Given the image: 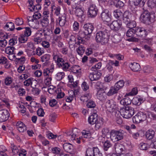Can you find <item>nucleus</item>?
Masks as SVG:
<instances>
[{
	"label": "nucleus",
	"mask_w": 156,
	"mask_h": 156,
	"mask_svg": "<svg viewBox=\"0 0 156 156\" xmlns=\"http://www.w3.org/2000/svg\"><path fill=\"white\" fill-rule=\"evenodd\" d=\"M138 93V90L136 87L133 88L131 92L126 94L125 97L129 96H133L136 95Z\"/></svg>",
	"instance_id": "58836bf2"
},
{
	"label": "nucleus",
	"mask_w": 156,
	"mask_h": 156,
	"mask_svg": "<svg viewBox=\"0 0 156 156\" xmlns=\"http://www.w3.org/2000/svg\"><path fill=\"white\" fill-rule=\"evenodd\" d=\"M133 2L136 6H143L145 3L143 0H133Z\"/></svg>",
	"instance_id": "8fccbe9b"
},
{
	"label": "nucleus",
	"mask_w": 156,
	"mask_h": 156,
	"mask_svg": "<svg viewBox=\"0 0 156 156\" xmlns=\"http://www.w3.org/2000/svg\"><path fill=\"white\" fill-rule=\"evenodd\" d=\"M131 14L128 11H125L123 14V22L127 23L131 20Z\"/></svg>",
	"instance_id": "412c9836"
},
{
	"label": "nucleus",
	"mask_w": 156,
	"mask_h": 156,
	"mask_svg": "<svg viewBox=\"0 0 156 156\" xmlns=\"http://www.w3.org/2000/svg\"><path fill=\"white\" fill-rule=\"evenodd\" d=\"M96 87L98 88L99 89V90H104L106 89V87L104 84H102L100 82H98L96 84Z\"/></svg>",
	"instance_id": "6e6d98bb"
},
{
	"label": "nucleus",
	"mask_w": 156,
	"mask_h": 156,
	"mask_svg": "<svg viewBox=\"0 0 156 156\" xmlns=\"http://www.w3.org/2000/svg\"><path fill=\"white\" fill-rule=\"evenodd\" d=\"M139 147L142 150H147L148 148L147 144L144 143H141L139 145Z\"/></svg>",
	"instance_id": "0e129e2a"
},
{
	"label": "nucleus",
	"mask_w": 156,
	"mask_h": 156,
	"mask_svg": "<svg viewBox=\"0 0 156 156\" xmlns=\"http://www.w3.org/2000/svg\"><path fill=\"white\" fill-rule=\"evenodd\" d=\"M97 147H93L92 148H88L86 151V156H101L98 154Z\"/></svg>",
	"instance_id": "9d476101"
},
{
	"label": "nucleus",
	"mask_w": 156,
	"mask_h": 156,
	"mask_svg": "<svg viewBox=\"0 0 156 156\" xmlns=\"http://www.w3.org/2000/svg\"><path fill=\"white\" fill-rule=\"evenodd\" d=\"M135 34L140 37H144L147 35V31L145 28L142 27H136L134 28Z\"/></svg>",
	"instance_id": "1a4fd4ad"
},
{
	"label": "nucleus",
	"mask_w": 156,
	"mask_h": 156,
	"mask_svg": "<svg viewBox=\"0 0 156 156\" xmlns=\"http://www.w3.org/2000/svg\"><path fill=\"white\" fill-rule=\"evenodd\" d=\"M23 19L21 18H19L16 19L15 22V24L18 26L22 25L23 24Z\"/></svg>",
	"instance_id": "bf43d9fd"
},
{
	"label": "nucleus",
	"mask_w": 156,
	"mask_h": 156,
	"mask_svg": "<svg viewBox=\"0 0 156 156\" xmlns=\"http://www.w3.org/2000/svg\"><path fill=\"white\" fill-rule=\"evenodd\" d=\"M105 106L107 110L110 113L115 112L117 108L116 103L112 99L107 101L105 103Z\"/></svg>",
	"instance_id": "6e6552de"
},
{
	"label": "nucleus",
	"mask_w": 156,
	"mask_h": 156,
	"mask_svg": "<svg viewBox=\"0 0 156 156\" xmlns=\"http://www.w3.org/2000/svg\"><path fill=\"white\" fill-rule=\"evenodd\" d=\"M110 27L112 30H118L122 28V22L120 20L114 21L111 24Z\"/></svg>",
	"instance_id": "f8f14e48"
},
{
	"label": "nucleus",
	"mask_w": 156,
	"mask_h": 156,
	"mask_svg": "<svg viewBox=\"0 0 156 156\" xmlns=\"http://www.w3.org/2000/svg\"><path fill=\"white\" fill-rule=\"evenodd\" d=\"M12 80L11 77H7L4 80V83L7 86L9 85L12 83Z\"/></svg>",
	"instance_id": "69168bd1"
},
{
	"label": "nucleus",
	"mask_w": 156,
	"mask_h": 156,
	"mask_svg": "<svg viewBox=\"0 0 156 156\" xmlns=\"http://www.w3.org/2000/svg\"><path fill=\"white\" fill-rule=\"evenodd\" d=\"M89 15L91 17L96 16L98 12V9L95 5L92 4L90 6L88 10Z\"/></svg>",
	"instance_id": "f3484780"
},
{
	"label": "nucleus",
	"mask_w": 156,
	"mask_h": 156,
	"mask_svg": "<svg viewBox=\"0 0 156 156\" xmlns=\"http://www.w3.org/2000/svg\"><path fill=\"white\" fill-rule=\"evenodd\" d=\"M125 97H126L123 99H122L120 101V103L123 105H129L131 103V100L128 96Z\"/></svg>",
	"instance_id": "c756f323"
},
{
	"label": "nucleus",
	"mask_w": 156,
	"mask_h": 156,
	"mask_svg": "<svg viewBox=\"0 0 156 156\" xmlns=\"http://www.w3.org/2000/svg\"><path fill=\"white\" fill-rule=\"evenodd\" d=\"M97 96L98 98L100 101H103L106 98V94L103 90H99L97 93Z\"/></svg>",
	"instance_id": "a878e982"
},
{
	"label": "nucleus",
	"mask_w": 156,
	"mask_h": 156,
	"mask_svg": "<svg viewBox=\"0 0 156 156\" xmlns=\"http://www.w3.org/2000/svg\"><path fill=\"white\" fill-rule=\"evenodd\" d=\"M75 11V14L78 17L79 20L81 22L85 20V16L83 15V10L80 8L76 7Z\"/></svg>",
	"instance_id": "9b49d317"
},
{
	"label": "nucleus",
	"mask_w": 156,
	"mask_h": 156,
	"mask_svg": "<svg viewBox=\"0 0 156 156\" xmlns=\"http://www.w3.org/2000/svg\"><path fill=\"white\" fill-rule=\"evenodd\" d=\"M14 50L15 48L13 46H8L6 48L5 52L7 54L12 55Z\"/></svg>",
	"instance_id": "4c0bfd02"
},
{
	"label": "nucleus",
	"mask_w": 156,
	"mask_h": 156,
	"mask_svg": "<svg viewBox=\"0 0 156 156\" xmlns=\"http://www.w3.org/2000/svg\"><path fill=\"white\" fill-rule=\"evenodd\" d=\"M112 40L113 43L117 44L121 41L122 37L120 35L115 34L112 37Z\"/></svg>",
	"instance_id": "72a5a7b5"
},
{
	"label": "nucleus",
	"mask_w": 156,
	"mask_h": 156,
	"mask_svg": "<svg viewBox=\"0 0 156 156\" xmlns=\"http://www.w3.org/2000/svg\"><path fill=\"white\" fill-rule=\"evenodd\" d=\"M23 84L25 86L27 87L29 86L30 85L31 86L32 84V80L30 78H29L23 82Z\"/></svg>",
	"instance_id": "774afa93"
},
{
	"label": "nucleus",
	"mask_w": 156,
	"mask_h": 156,
	"mask_svg": "<svg viewBox=\"0 0 156 156\" xmlns=\"http://www.w3.org/2000/svg\"><path fill=\"white\" fill-rule=\"evenodd\" d=\"M155 16L154 14L150 13L148 11H144L141 14L140 19L143 23L149 24L155 20Z\"/></svg>",
	"instance_id": "7ed1b4c3"
},
{
	"label": "nucleus",
	"mask_w": 156,
	"mask_h": 156,
	"mask_svg": "<svg viewBox=\"0 0 156 156\" xmlns=\"http://www.w3.org/2000/svg\"><path fill=\"white\" fill-rule=\"evenodd\" d=\"M91 97V94L88 92L81 97L80 100L84 102H86L90 100Z\"/></svg>",
	"instance_id": "7c9ffc66"
},
{
	"label": "nucleus",
	"mask_w": 156,
	"mask_h": 156,
	"mask_svg": "<svg viewBox=\"0 0 156 156\" xmlns=\"http://www.w3.org/2000/svg\"><path fill=\"white\" fill-rule=\"evenodd\" d=\"M11 148L12 150V153L14 155L17 154L19 151L18 147L14 144H12L11 145Z\"/></svg>",
	"instance_id": "37998d69"
},
{
	"label": "nucleus",
	"mask_w": 156,
	"mask_h": 156,
	"mask_svg": "<svg viewBox=\"0 0 156 156\" xmlns=\"http://www.w3.org/2000/svg\"><path fill=\"white\" fill-rule=\"evenodd\" d=\"M50 55L49 54H45L41 57V61L45 63L48 62L50 58Z\"/></svg>",
	"instance_id": "e433bc0d"
},
{
	"label": "nucleus",
	"mask_w": 156,
	"mask_h": 156,
	"mask_svg": "<svg viewBox=\"0 0 156 156\" xmlns=\"http://www.w3.org/2000/svg\"><path fill=\"white\" fill-rule=\"evenodd\" d=\"M96 106V103L94 101L92 100H89L87 102V106L89 108H93Z\"/></svg>",
	"instance_id": "79ce46f5"
},
{
	"label": "nucleus",
	"mask_w": 156,
	"mask_h": 156,
	"mask_svg": "<svg viewBox=\"0 0 156 156\" xmlns=\"http://www.w3.org/2000/svg\"><path fill=\"white\" fill-rule=\"evenodd\" d=\"M9 116L8 112L5 110H0V122H2L7 120Z\"/></svg>",
	"instance_id": "2eb2a0df"
},
{
	"label": "nucleus",
	"mask_w": 156,
	"mask_h": 156,
	"mask_svg": "<svg viewBox=\"0 0 156 156\" xmlns=\"http://www.w3.org/2000/svg\"><path fill=\"white\" fill-rule=\"evenodd\" d=\"M57 117V115L55 113L50 114L49 116V120L52 122H54Z\"/></svg>",
	"instance_id": "3c124183"
},
{
	"label": "nucleus",
	"mask_w": 156,
	"mask_h": 156,
	"mask_svg": "<svg viewBox=\"0 0 156 156\" xmlns=\"http://www.w3.org/2000/svg\"><path fill=\"white\" fill-rule=\"evenodd\" d=\"M66 16L65 14H64L61 16H59L58 19V20H57L56 21V23H58L59 22V25L60 26L63 27L66 21Z\"/></svg>",
	"instance_id": "cd10ccee"
},
{
	"label": "nucleus",
	"mask_w": 156,
	"mask_h": 156,
	"mask_svg": "<svg viewBox=\"0 0 156 156\" xmlns=\"http://www.w3.org/2000/svg\"><path fill=\"white\" fill-rule=\"evenodd\" d=\"M121 115L124 118L128 119L131 118L134 113V108L130 106H125L120 109Z\"/></svg>",
	"instance_id": "20e7f679"
},
{
	"label": "nucleus",
	"mask_w": 156,
	"mask_h": 156,
	"mask_svg": "<svg viewBox=\"0 0 156 156\" xmlns=\"http://www.w3.org/2000/svg\"><path fill=\"white\" fill-rule=\"evenodd\" d=\"M154 134V131L152 129H150L146 132L145 135L147 139L151 140L153 138Z\"/></svg>",
	"instance_id": "2f4dec72"
},
{
	"label": "nucleus",
	"mask_w": 156,
	"mask_h": 156,
	"mask_svg": "<svg viewBox=\"0 0 156 156\" xmlns=\"http://www.w3.org/2000/svg\"><path fill=\"white\" fill-rule=\"evenodd\" d=\"M147 115L143 112L138 113L133 117V122L135 123H138L146 120Z\"/></svg>",
	"instance_id": "0eeeda50"
},
{
	"label": "nucleus",
	"mask_w": 156,
	"mask_h": 156,
	"mask_svg": "<svg viewBox=\"0 0 156 156\" xmlns=\"http://www.w3.org/2000/svg\"><path fill=\"white\" fill-rule=\"evenodd\" d=\"M113 13L114 16L116 18H118L122 16H123L122 12L119 9L115 10L114 11Z\"/></svg>",
	"instance_id": "603ef678"
},
{
	"label": "nucleus",
	"mask_w": 156,
	"mask_h": 156,
	"mask_svg": "<svg viewBox=\"0 0 156 156\" xmlns=\"http://www.w3.org/2000/svg\"><path fill=\"white\" fill-rule=\"evenodd\" d=\"M101 73L98 71H94L90 73L89 76V78L91 81L96 80H98L101 76Z\"/></svg>",
	"instance_id": "a211bd4d"
},
{
	"label": "nucleus",
	"mask_w": 156,
	"mask_h": 156,
	"mask_svg": "<svg viewBox=\"0 0 156 156\" xmlns=\"http://www.w3.org/2000/svg\"><path fill=\"white\" fill-rule=\"evenodd\" d=\"M81 87L84 91H86L89 89V87L87 83L85 82H83L81 85Z\"/></svg>",
	"instance_id": "052dcab7"
},
{
	"label": "nucleus",
	"mask_w": 156,
	"mask_h": 156,
	"mask_svg": "<svg viewBox=\"0 0 156 156\" xmlns=\"http://www.w3.org/2000/svg\"><path fill=\"white\" fill-rule=\"evenodd\" d=\"M52 34V31L50 29H46L44 30V35L46 38L48 36H50Z\"/></svg>",
	"instance_id": "5fc2aeb1"
},
{
	"label": "nucleus",
	"mask_w": 156,
	"mask_h": 156,
	"mask_svg": "<svg viewBox=\"0 0 156 156\" xmlns=\"http://www.w3.org/2000/svg\"><path fill=\"white\" fill-rule=\"evenodd\" d=\"M118 91L115 86L112 87H111L108 92L107 93V94L109 96H111L117 93Z\"/></svg>",
	"instance_id": "c9c22d12"
},
{
	"label": "nucleus",
	"mask_w": 156,
	"mask_h": 156,
	"mask_svg": "<svg viewBox=\"0 0 156 156\" xmlns=\"http://www.w3.org/2000/svg\"><path fill=\"white\" fill-rule=\"evenodd\" d=\"M73 94L69 96L66 97L65 98L66 101L68 102H70L73 100V98L75 96L74 93L73 91H71Z\"/></svg>",
	"instance_id": "4d7b16f0"
},
{
	"label": "nucleus",
	"mask_w": 156,
	"mask_h": 156,
	"mask_svg": "<svg viewBox=\"0 0 156 156\" xmlns=\"http://www.w3.org/2000/svg\"><path fill=\"white\" fill-rule=\"evenodd\" d=\"M27 40L28 37L24 34L21 35L19 38V42L22 43L26 42Z\"/></svg>",
	"instance_id": "c03bdc74"
},
{
	"label": "nucleus",
	"mask_w": 156,
	"mask_h": 156,
	"mask_svg": "<svg viewBox=\"0 0 156 156\" xmlns=\"http://www.w3.org/2000/svg\"><path fill=\"white\" fill-rule=\"evenodd\" d=\"M80 130L78 129L75 128L73 129L72 132L68 131L66 133L67 136L69 139L71 140H75L78 144H80V137H79V133H80Z\"/></svg>",
	"instance_id": "39448f33"
},
{
	"label": "nucleus",
	"mask_w": 156,
	"mask_h": 156,
	"mask_svg": "<svg viewBox=\"0 0 156 156\" xmlns=\"http://www.w3.org/2000/svg\"><path fill=\"white\" fill-rule=\"evenodd\" d=\"M114 148L116 152L119 154L121 153L124 149V146L120 144L117 143L114 145Z\"/></svg>",
	"instance_id": "b1692460"
},
{
	"label": "nucleus",
	"mask_w": 156,
	"mask_h": 156,
	"mask_svg": "<svg viewBox=\"0 0 156 156\" xmlns=\"http://www.w3.org/2000/svg\"><path fill=\"white\" fill-rule=\"evenodd\" d=\"M76 50L78 54L81 55H83L85 49L83 46L81 45L76 49Z\"/></svg>",
	"instance_id": "49530a36"
},
{
	"label": "nucleus",
	"mask_w": 156,
	"mask_h": 156,
	"mask_svg": "<svg viewBox=\"0 0 156 156\" xmlns=\"http://www.w3.org/2000/svg\"><path fill=\"white\" fill-rule=\"evenodd\" d=\"M53 60L56 63L58 68L64 71L69 70L70 65L69 61L63 59L57 54L53 53L52 55Z\"/></svg>",
	"instance_id": "f03ea898"
},
{
	"label": "nucleus",
	"mask_w": 156,
	"mask_h": 156,
	"mask_svg": "<svg viewBox=\"0 0 156 156\" xmlns=\"http://www.w3.org/2000/svg\"><path fill=\"white\" fill-rule=\"evenodd\" d=\"M125 23L126 24L127 27L130 29H133V28H134L136 25L135 21H132L131 20L130 22L126 23Z\"/></svg>",
	"instance_id": "ea45409f"
},
{
	"label": "nucleus",
	"mask_w": 156,
	"mask_h": 156,
	"mask_svg": "<svg viewBox=\"0 0 156 156\" xmlns=\"http://www.w3.org/2000/svg\"><path fill=\"white\" fill-rule=\"evenodd\" d=\"M83 27L84 31L82 33L85 35H88L91 34L94 29L93 26L90 23H87L84 24Z\"/></svg>",
	"instance_id": "ddd939ff"
},
{
	"label": "nucleus",
	"mask_w": 156,
	"mask_h": 156,
	"mask_svg": "<svg viewBox=\"0 0 156 156\" xmlns=\"http://www.w3.org/2000/svg\"><path fill=\"white\" fill-rule=\"evenodd\" d=\"M82 134L84 137L86 138L90 137L91 136L90 132L88 131L83 130L82 132Z\"/></svg>",
	"instance_id": "13d9d810"
},
{
	"label": "nucleus",
	"mask_w": 156,
	"mask_h": 156,
	"mask_svg": "<svg viewBox=\"0 0 156 156\" xmlns=\"http://www.w3.org/2000/svg\"><path fill=\"white\" fill-rule=\"evenodd\" d=\"M52 78L51 76L45 77L44 80V82L46 85H49L51 84Z\"/></svg>",
	"instance_id": "864d4df0"
},
{
	"label": "nucleus",
	"mask_w": 156,
	"mask_h": 156,
	"mask_svg": "<svg viewBox=\"0 0 156 156\" xmlns=\"http://www.w3.org/2000/svg\"><path fill=\"white\" fill-rule=\"evenodd\" d=\"M99 27L101 30L96 33L95 40L97 42L102 45L106 44L109 40L110 36L109 31L102 25Z\"/></svg>",
	"instance_id": "f257e3e1"
},
{
	"label": "nucleus",
	"mask_w": 156,
	"mask_h": 156,
	"mask_svg": "<svg viewBox=\"0 0 156 156\" xmlns=\"http://www.w3.org/2000/svg\"><path fill=\"white\" fill-rule=\"evenodd\" d=\"M134 29H129L127 32L126 35L128 37H130V38L127 39V41H135V39L133 37L134 35L135 34V32H134Z\"/></svg>",
	"instance_id": "4be33fe9"
},
{
	"label": "nucleus",
	"mask_w": 156,
	"mask_h": 156,
	"mask_svg": "<svg viewBox=\"0 0 156 156\" xmlns=\"http://www.w3.org/2000/svg\"><path fill=\"white\" fill-rule=\"evenodd\" d=\"M125 82L123 80H120L117 82L115 84L114 86L118 90L122 88L124 85Z\"/></svg>",
	"instance_id": "f704fd0d"
},
{
	"label": "nucleus",
	"mask_w": 156,
	"mask_h": 156,
	"mask_svg": "<svg viewBox=\"0 0 156 156\" xmlns=\"http://www.w3.org/2000/svg\"><path fill=\"white\" fill-rule=\"evenodd\" d=\"M98 117L97 114L91 115L88 118V121L89 123L92 125L96 123V122L98 121Z\"/></svg>",
	"instance_id": "393cba45"
},
{
	"label": "nucleus",
	"mask_w": 156,
	"mask_h": 156,
	"mask_svg": "<svg viewBox=\"0 0 156 156\" xmlns=\"http://www.w3.org/2000/svg\"><path fill=\"white\" fill-rule=\"evenodd\" d=\"M71 71L73 73L78 74L80 76L81 73V68L78 65L73 66L71 68Z\"/></svg>",
	"instance_id": "bb28decb"
},
{
	"label": "nucleus",
	"mask_w": 156,
	"mask_h": 156,
	"mask_svg": "<svg viewBox=\"0 0 156 156\" xmlns=\"http://www.w3.org/2000/svg\"><path fill=\"white\" fill-rule=\"evenodd\" d=\"M99 140H101L100 141L102 142V143H104V147L105 151H107L108 149L112 146L110 142L107 140V137L105 136H100L99 138Z\"/></svg>",
	"instance_id": "dca6fc26"
},
{
	"label": "nucleus",
	"mask_w": 156,
	"mask_h": 156,
	"mask_svg": "<svg viewBox=\"0 0 156 156\" xmlns=\"http://www.w3.org/2000/svg\"><path fill=\"white\" fill-rule=\"evenodd\" d=\"M148 5L151 8L156 7V0H148Z\"/></svg>",
	"instance_id": "09e8293b"
},
{
	"label": "nucleus",
	"mask_w": 156,
	"mask_h": 156,
	"mask_svg": "<svg viewBox=\"0 0 156 156\" xmlns=\"http://www.w3.org/2000/svg\"><path fill=\"white\" fill-rule=\"evenodd\" d=\"M63 147L64 150L67 152L71 154H73V147L71 144L69 143H65L63 144Z\"/></svg>",
	"instance_id": "6ab92c4d"
},
{
	"label": "nucleus",
	"mask_w": 156,
	"mask_h": 156,
	"mask_svg": "<svg viewBox=\"0 0 156 156\" xmlns=\"http://www.w3.org/2000/svg\"><path fill=\"white\" fill-rule=\"evenodd\" d=\"M16 127L18 130L20 132H23L27 129L25 125L21 121H19L16 123Z\"/></svg>",
	"instance_id": "5701e85b"
},
{
	"label": "nucleus",
	"mask_w": 156,
	"mask_h": 156,
	"mask_svg": "<svg viewBox=\"0 0 156 156\" xmlns=\"http://www.w3.org/2000/svg\"><path fill=\"white\" fill-rule=\"evenodd\" d=\"M4 28L8 31H12L15 29L14 24L12 22H8L4 27Z\"/></svg>",
	"instance_id": "473e14b6"
},
{
	"label": "nucleus",
	"mask_w": 156,
	"mask_h": 156,
	"mask_svg": "<svg viewBox=\"0 0 156 156\" xmlns=\"http://www.w3.org/2000/svg\"><path fill=\"white\" fill-rule=\"evenodd\" d=\"M111 14L107 10L103 11L101 15V19L104 21L108 22L111 20Z\"/></svg>",
	"instance_id": "4468645a"
},
{
	"label": "nucleus",
	"mask_w": 156,
	"mask_h": 156,
	"mask_svg": "<svg viewBox=\"0 0 156 156\" xmlns=\"http://www.w3.org/2000/svg\"><path fill=\"white\" fill-rule=\"evenodd\" d=\"M124 133L122 130H112L111 131L110 137L113 142L118 141L122 140L123 137Z\"/></svg>",
	"instance_id": "423d86ee"
},
{
	"label": "nucleus",
	"mask_w": 156,
	"mask_h": 156,
	"mask_svg": "<svg viewBox=\"0 0 156 156\" xmlns=\"http://www.w3.org/2000/svg\"><path fill=\"white\" fill-rule=\"evenodd\" d=\"M129 67L131 70L134 72H137L140 69V65L137 63L133 62L131 63L129 65Z\"/></svg>",
	"instance_id": "c85d7f7f"
},
{
	"label": "nucleus",
	"mask_w": 156,
	"mask_h": 156,
	"mask_svg": "<svg viewBox=\"0 0 156 156\" xmlns=\"http://www.w3.org/2000/svg\"><path fill=\"white\" fill-rule=\"evenodd\" d=\"M35 54H34V55L35 54L38 56L41 55L44 53V51L43 49L41 48L40 47L37 48L35 51Z\"/></svg>",
	"instance_id": "a18cd8bd"
},
{
	"label": "nucleus",
	"mask_w": 156,
	"mask_h": 156,
	"mask_svg": "<svg viewBox=\"0 0 156 156\" xmlns=\"http://www.w3.org/2000/svg\"><path fill=\"white\" fill-rule=\"evenodd\" d=\"M65 76V73L64 72H59L56 75L55 78L57 80L60 81Z\"/></svg>",
	"instance_id": "a19ab883"
},
{
	"label": "nucleus",
	"mask_w": 156,
	"mask_h": 156,
	"mask_svg": "<svg viewBox=\"0 0 156 156\" xmlns=\"http://www.w3.org/2000/svg\"><path fill=\"white\" fill-rule=\"evenodd\" d=\"M95 127L96 129H99L103 125V122L101 120L98 119V121L95 123Z\"/></svg>",
	"instance_id": "680f3d73"
},
{
	"label": "nucleus",
	"mask_w": 156,
	"mask_h": 156,
	"mask_svg": "<svg viewBox=\"0 0 156 156\" xmlns=\"http://www.w3.org/2000/svg\"><path fill=\"white\" fill-rule=\"evenodd\" d=\"M57 101L54 99H50L49 101V105L51 107H53L56 105Z\"/></svg>",
	"instance_id": "338daca9"
},
{
	"label": "nucleus",
	"mask_w": 156,
	"mask_h": 156,
	"mask_svg": "<svg viewBox=\"0 0 156 156\" xmlns=\"http://www.w3.org/2000/svg\"><path fill=\"white\" fill-rule=\"evenodd\" d=\"M145 100V98H142L139 96L134 97L132 100L133 104L139 105Z\"/></svg>",
	"instance_id": "aec40b11"
},
{
	"label": "nucleus",
	"mask_w": 156,
	"mask_h": 156,
	"mask_svg": "<svg viewBox=\"0 0 156 156\" xmlns=\"http://www.w3.org/2000/svg\"><path fill=\"white\" fill-rule=\"evenodd\" d=\"M43 18L42 20H44L46 22L48 23V20H49V11H44L43 14Z\"/></svg>",
	"instance_id": "de8ad7c7"
},
{
	"label": "nucleus",
	"mask_w": 156,
	"mask_h": 156,
	"mask_svg": "<svg viewBox=\"0 0 156 156\" xmlns=\"http://www.w3.org/2000/svg\"><path fill=\"white\" fill-rule=\"evenodd\" d=\"M25 30L24 31L25 35L27 36V37L30 36L31 33V30L29 27H25Z\"/></svg>",
	"instance_id": "e2e57ef3"
}]
</instances>
